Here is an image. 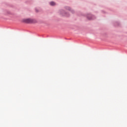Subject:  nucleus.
<instances>
[{"instance_id": "nucleus-1", "label": "nucleus", "mask_w": 127, "mask_h": 127, "mask_svg": "<svg viewBox=\"0 0 127 127\" xmlns=\"http://www.w3.org/2000/svg\"><path fill=\"white\" fill-rule=\"evenodd\" d=\"M23 22H25V23H35L36 22V20L28 18L23 19Z\"/></svg>"}, {"instance_id": "nucleus-2", "label": "nucleus", "mask_w": 127, "mask_h": 127, "mask_svg": "<svg viewBox=\"0 0 127 127\" xmlns=\"http://www.w3.org/2000/svg\"><path fill=\"white\" fill-rule=\"evenodd\" d=\"M50 4L51 5H55V2H54V1H52L50 3Z\"/></svg>"}]
</instances>
